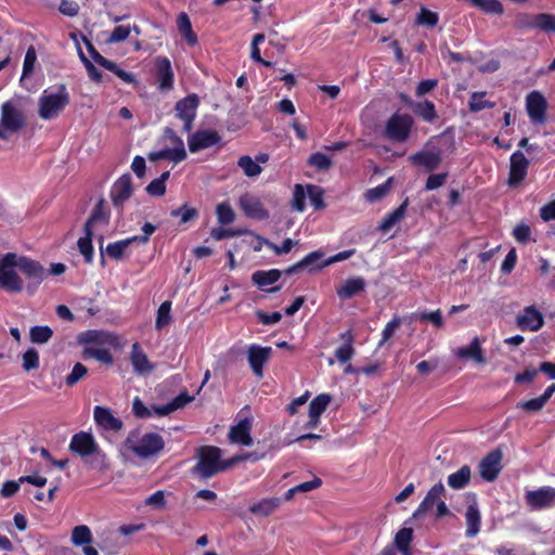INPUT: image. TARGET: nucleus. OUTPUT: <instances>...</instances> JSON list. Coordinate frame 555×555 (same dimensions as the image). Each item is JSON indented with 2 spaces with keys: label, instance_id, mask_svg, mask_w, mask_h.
I'll return each instance as SVG.
<instances>
[{
  "label": "nucleus",
  "instance_id": "4d7b16f0",
  "mask_svg": "<svg viewBox=\"0 0 555 555\" xmlns=\"http://www.w3.org/2000/svg\"><path fill=\"white\" fill-rule=\"evenodd\" d=\"M88 373V369L80 362L76 363L72 372L66 376L65 383L67 386H74L82 379Z\"/></svg>",
  "mask_w": 555,
  "mask_h": 555
},
{
  "label": "nucleus",
  "instance_id": "393cba45",
  "mask_svg": "<svg viewBox=\"0 0 555 555\" xmlns=\"http://www.w3.org/2000/svg\"><path fill=\"white\" fill-rule=\"evenodd\" d=\"M366 282L361 276L347 279L340 287L337 288L336 293L340 299H350L360 295L365 291Z\"/></svg>",
  "mask_w": 555,
  "mask_h": 555
},
{
  "label": "nucleus",
  "instance_id": "473e14b6",
  "mask_svg": "<svg viewBox=\"0 0 555 555\" xmlns=\"http://www.w3.org/2000/svg\"><path fill=\"white\" fill-rule=\"evenodd\" d=\"M408 203L409 202L406 198L398 208H396L393 211H391L390 214H388L384 217V219L382 220V222L379 224V230L382 232H384V233L389 232L395 227V224H397L399 221H401L404 218Z\"/></svg>",
  "mask_w": 555,
  "mask_h": 555
},
{
  "label": "nucleus",
  "instance_id": "6e6552de",
  "mask_svg": "<svg viewBox=\"0 0 555 555\" xmlns=\"http://www.w3.org/2000/svg\"><path fill=\"white\" fill-rule=\"evenodd\" d=\"M514 24L520 30L539 29L545 33H555V15L548 13H518Z\"/></svg>",
  "mask_w": 555,
  "mask_h": 555
},
{
  "label": "nucleus",
  "instance_id": "c03bdc74",
  "mask_svg": "<svg viewBox=\"0 0 555 555\" xmlns=\"http://www.w3.org/2000/svg\"><path fill=\"white\" fill-rule=\"evenodd\" d=\"M92 533L88 526L79 525L76 526L72 531V543L81 546L91 543Z\"/></svg>",
  "mask_w": 555,
  "mask_h": 555
},
{
  "label": "nucleus",
  "instance_id": "37998d69",
  "mask_svg": "<svg viewBox=\"0 0 555 555\" xmlns=\"http://www.w3.org/2000/svg\"><path fill=\"white\" fill-rule=\"evenodd\" d=\"M237 166L244 171V173L249 177V178H254V177H258L261 171H262V168L260 167L259 164H257L250 156L248 155H244V156H241L237 160Z\"/></svg>",
  "mask_w": 555,
  "mask_h": 555
},
{
  "label": "nucleus",
  "instance_id": "c9c22d12",
  "mask_svg": "<svg viewBox=\"0 0 555 555\" xmlns=\"http://www.w3.org/2000/svg\"><path fill=\"white\" fill-rule=\"evenodd\" d=\"M281 504L280 498L263 499L258 503L253 504L249 507L250 513L259 516H269L273 513Z\"/></svg>",
  "mask_w": 555,
  "mask_h": 555
},
{
  "label": "nucleus",
  "instance_id": "69168bd1",
  "mask_svg": "<svg viewBox=\"0 0 555 555\" xmlns=\"http://www.w3.org/2000/svg\"><path fill=\"white\" fill-rule=\"evenodd\" d=\"M170 215L176 218L180 217L181 222L186 223L197 216V210L195 208H190L186 205H183L177 209H173Z\"/></svg>",
  "mask_w": 555,
  "mask_h": 555
},
{
  "label": "nucleus",
  "instance_id": "c756f323",
  "mask_svg": "<svg viewBox=\"0 0 555 555\" xmlns=\"http://www.w3.org/2000/svg\"><path fill=\"white\" fill-rule=\"evenodd\" d=\"M323 257H324V253L322 250H314V251L308 254L306 257H304L300 261L288 267L285 270V273L287 275H291V274L300 272L305 269L312 271V270H314L313 266Z\"/></svg>",
  "mask_w": 555,
  "mask_h": 555
},
{
  "label": "nucleus",
  "instance_id": "09e8293b",
  "mask_svg": "<svg viewBox=\"0 0 555 555\" xmlns=\"http://www.w3.org/2000/svg\"><path fill=\"white\" fill-rule=\"evenodd\" d=\"M485 92H474L470 95L468 106L472 112H480L494 106V103L485 100Z\"/></svg>",
  "mask_w": 555,
  "mask_h": 555
},
{
  "label": "nucleus",
  "instance_id": "0eeeda50",
  "mask_svg": "<svg viewBox=\"0 0 555 555\" xmlns=\"http://www.w3.org/2000/svg\"><path fill=\"white\" fill-rule=\"evenodd\" d=\"M17 269L27 280L26 289L29 294H34L48 275L40 262L26 256H18Z\"/></svg>",
  "mask_w": 555,
  "mask_h": 555
},
{
  "label": "nucleus",
  "instance_id": "bf43d9fd",
  "mask_svg": "<svg viewBox=\"0 0 555 555\" xmlns=\"http://www.w3.org/2000/svg\"><path fill=\"white\" fill-rule=\"evenodd\" d=\"M308 196V192H305V189L300 184L295 185L294 195H293V208L297 211H304L306 207V197Z\"/></svg>",
  "mask_w": 555,
  "mask_h": 555
},
{
  "label": "nucleus",
  "instance_id": "5701e85b",
  "mask_svg": "<svg viewBox=\"0 0 555 555\" xmlns=\"http://www.w3.org/2000/svg\"><path fill=\"white\" fill-rule=\"evenodd\" d=\"M130 361L134 373L139 375L150 374L155 369L154 364L150 362L139 343H134L131 347Z\"/></svg>",
  "mask_w": 555,
  "mask_h": 555
},
{
  "label": "nucleus",
  "instance_id": "5fc2aeb1",
  "mask_svg": "<svg viewBox=\"0 0 555 555\" xmlns=\"http://www.w3.org/2000/svg\"><path fill=\"white\" fill-rule=\"evenodd\" d=\"M308 163L318 170H327L332 166L331 158L321 152L311 154Z\"/></svg>",
  "mask_w": 555,
  "mask_h": 555
},
{
  "label": "nucleus",
  "instance_id": "9d476101",
  "mask_svg": "<svg viewBox=\"0 0 555 555\" xmlns=\"http://www.w3.org/2000/svg\"><path fill=\"white\" fill-rule=\"evenodd\" d=\"M413 119L408 114H393L386 124V135L396 142H404L411 132Z\"/></svg>",
  "mask_w": 555,
  "mask_h": 555
},
{
  "label": "nucleus",
  "instance_id": "052dcab7",
  "mask_svg": "<svg viewBox=\"0 0 555 555\" xmlns=\"http://www.w3.org/2000/svg\"><path fill=\"white\" fill-rule=\"evenodd\" d=\"M36 60H37L36 50L33 46H30L27 49L26 54H25L22 77H27L33 73Z\"/></svg>",
  "mask_w": 555,
  "mask_h": 555
},
{
  "label": "nucleus",
  "instance_id": "4be33fe9",
  "mask_svg": "<svg viewBox=\"0 0 555 555\" xmlns=\"http://www.w3.org/2000/svg\"><path fill=\"white\" fill-rule=\"evenodd\" d=\"M240 207L244 214L251 219L264 220L269 217V212L264 209L261 201L251 194H244L240 197Z\"/></svg>",
  "mask_w": 555,
  "mask_h": 555
},
{
  "label": "nucleus",
  "instance_id": "a18cd8bd",
  "mask_svg": "<svg viewBox=\"0 0 555 555\" xmlns=\"http://www.w3.org/2000/svg\"><path fill=\"white\" fill-rule=\"evenodd\" d=\"M332 397L328 393H320L309 404V414L320 417L330 404Z\"/></svg>",
  "mask_w": 555,
  "mask_h": 555
},
{
  "label": "nucleus",
  "instance_id": "de8ad7c7",
  "mask_svg": "<svg viewBox=\"0 0 555 555\" xmlns=\"http://www.w3.org/2000/svg\"><path fill=\"white\" fill-rule=\"evenodd\" d=\"M413 531L410 528H402L399 530L395 537L396 547L402 552L404 555H409V545L412 540Z\"/></svg>",
  "mask_w": 555,
  "mask_h": 555
},
{
  "label": "nucleus",
  "instance_id": "603ef678",
  "mask_svg": "<svg viewBox=\"0 0 555 555\" xmlns=\"http://www.w3.org/2000/svg\"><path fill=\"white\" fill-rule=\"evenodd\" d=\"M439 16L437 13L427 10L422 7L416 17V23L427 27H435L438 24Z\"/></svg>",
  "mask_w": 555,
  "mask_h": 555
},
{
  "label": "nucleus",
  "instance_id": "dca6fc26",
  "mask_svg": "<svg viewBox=\"0 0 555 555\" xmlns=\"http://www.w3.org/2000/svg\"><path fill=\"white\" fill-rule=\"evenodd\" d=\"M516 325L521 331L537 332L544 325V318L535 306H527L516 317Z\"/></svg>",
  "mask_w": 555,
  "mask_h": 555
},
{
  "label": "nucleus",
  "instance_id": "a19ab883",
  "mask_svg": "<svg viewBox=\"0 0 555 555\" xmlns=\"http://www.w3.org/2000/svg\"><path fill=\"white\" fill-rule=\"evenodd\" d=\"M134 243L131 237H128L126 240L117 241L114 243H109L106 248L105 253L106 255L115 260H119L122 258L126 249Z\"/></svg>",
  "mask_w": 555,
  "mask_h": 555
},
{
  "label": "nucleus",
  "instance_id": "1a4fd4ad",
  "mask_svg": "<svg viewBox=\"0 0 555 555\" xmlns=\"http://www.w3.org/2000/svg\"><path fill=\"white\" fill-rule=\"evenodd\" d=\"M409 160L413 165L430 172L436 170L442 163V150L430 140L422 151L410 155Z\"/></svg>",
  "mask_w": 555,
  "mask_h": 555
},
{
  "label": "nucleus",
  "instance_id": "7ed1b4c3",
  "mask_svg": "<svg viewBox=\"0 0 555 555\" xmlns=\"http://www.w3.org/2000/svg\"><path fill=\"white\" fill-rule=\"evenodd\" d=\"M26 118L18 101L10 100L1 105L0 139L8 140L9 133H15L24 128Z\"/></svg>",
  "mask_w": 555,
  "mask_h": 555
},
{
  "label": "nucleus",
  "instance_id": "7c9ffc66",
  "mask_svg": "<svg viewBox=\"0 0 555 555\" xmlns=\"http://www.w3.org/2000/svg\"><path fill=\"white\" fill-rule=\"evenodd\" d=\"M111 338H112V336L106 332L91 330V331H87V332L79 334L78 343L80 345H83V347H87V346H95L96 347L98 345L111 343Z\"/></svg>",
  "mask_w": 555,
  "mask_h": 555
},
{
  "label": "nucleus",
  "instance_id": "774afa93",
  "mask_svg": "<svg viewBox=\"0 0 555 555\" xmlns=\"http://www.w3.org/2000/svg\"><path fill=\"white\" fill-rule=\"evenodd\" d=\"M387 192H388V184L383 183V184L377 185L376 188L367 190L365 193V198L369 202L374 203V202L382 199L387 194Z\"/></svg>",
  "mask_w": 555,
  "mask_h": 555
},
{
  "label": "nucleus",
  "instance_id": "13d9d810",
  "mask_svg": "<svg viewBox=\"0 0 555 555\" xmlns=\"http://www.w3.org/2000/svg\"><path fill=\"white\" fill-rule=\"evenodd\" d=\"M83 41L86 43V47H87V50L91 56V59L100 66L104 67V68H111L113 67L112 65V61L105 59L103 55H101L96 49L94 48V46L92 44V42L90 40H88L87 38H83Z\"/></svg>",
  "mask_w": 555,
  "mask_h": 555
},
{
  "label": "nucleus",
  "instance_id": "49530a36",
  "mask_svg": "<svg viewBox=\"0 0 555 555\" xmlns=\"http://www.w3.org/2000/svg\"><path fill=\"white\" fill-rule=\"evenodd\" d=\"M171 321V301L166 300L164 301L158 310L155 321V327L156 330H162L166 327Z\"/></svg>",
  "mask_w": 555,
  "mask_h": 555
},
{
  "label": "nucleus",
  "instance_id": "aec40b11",
  "mask_svg": "<svg viewBox=\"0 0 555 555\" xmlns=\"http://www.w3.org/2000/svg\"><path fill=\"white\" fill-rule=\"evenodd\" d=\"M221 141V137L215 130H198L189 137V150L196 153L211 147Z\"/></svg>",
  "mask_w": 555,
  "mask_h": 555
},
{
  "label": "nucleus",
  "instance_id": "3c124183",
  "mask_svg": "<svg viewBox=\"0 0 555 555\" xmlns=\"http://www.w3.org/2000/svg\"><path fill=\"white\" fill-rule=\"evenodd\" d=\"M39 367V353L35 348H29L23 353V369L26 372Z\"/></svg>",
  "mask_w": 555,
  "mask_h": 555
},
{
  "label": "nucleus",
  "instance_id": "cd10ccee",
  "mask_svg": "<svg viewBox=\"0 0 555 555\" xmlns=\"http://www.w3.org/2000/svg\"><path fill=\"white\" fill-rule=\"evenodd\" d=\"M109 222V214L104 210V201L100 199L94 206L91 216L85 224V230H92V228L100 225L105 228Z\"/></svg>",
  "mask_w": 555,
  "mask_h": 555
},
{
  "label": "nucleus",
  "instance_id": "72a5a7b5",
  "mask_svg": "<svg viewBox=\"0 0 555 555\" xmlns=\"http://www.w3.org/2000/svg\"><path fill=\"white\" fill-rule=\"evenodd\" d=\"M410 107L423 120L431 122L437 118L435 104L431 101L410 102Z\"/></svg>",
  "mask_w": 555,
  "mask_h": 555
},
{
  "label": "nucleus",
  "instance_id": "c85d7f7f",
  "mask_svg": "<svg viewBox=\"0 0 555 555\" xmlns=\"http://www.w3.org/2000/svg\"><path fill=\"white\" fill-rule=\"evenodd\" d=\"M472 478V469L468 465H463L456 470L452 473L447 478V483L450 488L454 490L464 489L469 485Z\"/></svg>",
  "mask_w": 555,
  "mask_h": 555
},
{
  "label": "nucleus",
  "instance_id": "39448f33",
  "mask_svg": "<svg viewBox=\"0 0 555 555\" xmlns=\"http://www.w3.org/2000/svg\"><path fill=\"white\" fill-rule=\"evenodd\" d=\"M18 255L7 253L0 259V288L10 293H21L24 288V282L17 274Z\"/></svg>",
  "mask_w": 555,
  "mask_h": 555
},
{
  "label": "nucleus",
  "instance_id": "58836bf2",
  "mask_svg": "<svg viewBox=\"0 0 555 555\" xmlns=\"http://www.w3.org/2000/svg\"><path fill=\"white\" fill-rule=\"evenodd\" d=\"M82 357L83 359L92 358L105 364L113 363V357L109 351L95 346L83 347Z\"/></svg>",
  "mask_w": 555,
  "mask_h": 555
},
{
  "label": "nucleus",
  "instance_id": "a211bd4d",
  "mask_svg": "<svg viewBox=\"0 0 555 555\" xmlns=\"http://www.w3.org/2000/svg\"><path fill=\"white\" fill-rule=\"evenodd\" d=\"M546 107V100L540 92L532 91L527 95L526 108L533 124H543L545 121Z\"/></svg>",
  "mask_w": 555,
  "mask_h": 555
},
{
  "label": "nucleus",
  "instance_id": "ea45409f",
  "mask_svg": "<svg viewBox=\"0 0 555 555\" xmlns=\"http://www.w3.org/2000/svg\"><path fill=\"white\" fill-rule=\"evenodd\" d=\"M85 236L80 237L77 242L79 251L85 258V261L88 263H91L93 260V246H92V236L93 231L92 230H85Z\"/></svg>",
  "mask_w": 555,
  "mask_h": 555
},
{
  "label": "nucleus",
  "instance_id": "ddd939ff",
  "mask_svg": "<svg viewBox=\"0 0 555 555\" xmlns=\"http://www.w3.org/2000/svg\"><path fill=\"white\" fill-rule=\"evenodd\" d=\"M132 193L133 186L131 175L125 173L114 182L109 195L113 205L121 210L125 203L131 197Z\"/></svg>",
  "mask_w": 555,
  "mask_h": 555
},
{
  "label": "nucleus",
  "instance_id": "864d4df0",
  "mask_svg": "<svg viewBox=\"0 0 555 555\" xmlns=\"http://www.w3.org/2000/svg\"><path fill=\"white\" fill-rule=\"evenodd\" d=\"M308 197L314 209H322L325 205L323 202V190L318 185H307Z\"/></svg>",
  "mask_w": 555,
  "mask_h": 555
},
{
  "label": "nucleus",
  "instance_id": "412c9836",
  "mask_svg": "<svg viewBox=\"0 0 555 555\" xmlns=\"http://www.w3.org/2000/svg\"><path fill=\"white\" fill-rule=\"evenodd\" d=\"M158 88L162 91L171 90L173 87V70L171 62L166 56H157L154 61Z\"/></svg>",
  "mask_w": 555,
  "mask_h": 555
},
{
  "label": "nucleus",
  "instance_id": "20e7f679",
  "mask_svg": "<svg viewBox=\"0 0 555 555\" xmlns=\"http://www.w3.org/2000/svg\"><path fill=\"white\" fill-rule=\"evenodd\" d=\"M69 103V94L64 85L57 87L56 92L43 91L39 98V116L44 120H50L59 114Z\"/></svg>",
  "mask_w": 555,
  "mask_h": 555
},
{
  "label": "nucleus",
  "instance_id": "b1692460",
  "mask_svg": "<svg viewBox=\"0 0 555 555\" xmlns=\"http://www.w3.org/2000/svg\"><path fill=\"white\" fill-rule=\"evenodd\" d=\"M93 416L96 424L105 430L117 431L122 427V422L116 418L108 408L96 405Z\"/></svg>",
  "mask_w": 555,
  "mask_h": 555
},
{
  "label": "nucleus",
  "instance_id": "f3484780",
  "mask_svg": "<svg viewBox=\"0 0 555 555\" xmlns=\"http://www.w3.org/2000/svg\"><path fill=\"white\" fill-rule=\"evenodd\" d=\"M509 162L508 185L517 186L527 176L529 160L522 152L516 151L511 155Z\"/></svg>",
  "mask_w": 555,
  "mask_h": 555
},
{
  "label": "nucleus",
  "instance_id": "e2e57ef3",
  "mask_svg": "<svg viewBox=\"0 0 555 555\" xmlns=\"http://www.w3.org/2000/svg\"><path fill=\"white\" fill-rule=\"evenodd\" d=\"M400 325L401 319L399 317H395L389 321L382 332V339L378 343V346H383L388 339H390Z\"/></svg>",
  "mask_w": 555,
  "mask_h": 555
},
{
  "label": "nucleus",
  "instance_id": "423d86ee",
  "mask_svg": "<svg viewBox=\"0 0 555 555\" xmlns=\"http://www.w3.org/2000/svg\"><path fill=\"white\" fill-rule=\"evenodd\" d=\"M137 438V435L131 433L126 440V444L139 457H150L164 449V440L156 433L145 434L138 441Z\"/></svg>",
  "mask_w": 555,
  "mask_h": 555
},
{
  "label": "nucleus",
  "instance_id": "a878e982",
  "mask_svg": "<svg viewBox=\"0 0 555 555\" xmlns=\"http://www.w3.org/2000/svg\"><path fill=\"white\" fill-rule=\"evenodd\" d=\"M250 421L247 418L242 420L230 429L229 438L232 442L248 447L253 442L250 437Z\"/></svg>",
  "mask_w": 555,
  "mask_h": 555
},
{
  "label": "nucleus",
  "instance_id": "9b49d317",
  "mask_svg": "<svg viewBox=\"0 0 555 555\" xmlns=\"http://www.w3.org/2000/svg\"><path fill=\"white\" fill-rule=\"evenodd\" d=\"M524 499L531 511L553 508L555 506V488L545 486L537 490H528Z\"/></svg>",
  "mask_w": 555,
  "mask_h": 555
},
{
  "label": "nucleus",
  "instance_id": "f8f14e48",
  "mask_svg": "<svg viewBox=\"0 0 555 555\" xmlns=\"http://www.w3.org/2000/svg\"><path fill=\"white\" fill-rule=\"evenodd\" d=\"M465 503L467 505L465 512V520H466V531L465 535L467 538L476 537L481 527V514L478 507L477 495L474 492H468L465 494Z\"/></svg>",
  "mask_w": 555,
  "mask_h": 555
},
{
  "label": "nucleus",
  "instance_id": "bb28decb",
  "mask_svg": "<svg viewBox=\"0 0 555 555\" xmlns=\"http://www.w3.org/2000/svg\"><path fill=\"white\" fill-rule=\"evenodd\" d=\"M199 100L196 94H190L176 104V115L180 119L195 118Z\"/></svg>",
  "mask_w": 555,
  "mask_h": 555
},
{
  "label": "nucleus",
  "instance_id": "4c0bfd02",
  "mask_svg": "<svg viewBox=\"0 0 555 555\" xmlns=\"http://www.w3.org/2000/svg\"><path fill=\"white\" fill-rule=\"evenodd\" d=\"M53 336V331L48 325H35L29 330V339L33 344H47Z\"/></svg>",
  "mask_w": 555,
  "mask_h": 555
},
{
  "label": "nucleus",
  "instance_id": "0e129e2a",
  "mask_svg": "<svg viewBox=\"0 0 555 555\" xmlns=\"http://www.w3.org/2000/svg\"><path fill=\"white\" fill-rule=\"evenodd\" d=\"M448 176V172L431 173L426 180L425 190L433 191L439 189L446 183Z\"/></svg>",
  "mask_w": 555,
  "mask_h": 555
},
{
  "label": "nucleus",
  "instance_id": "f03ea898",
  "mask_svg": "<svg viewBox=\"0 0 555 555\" xmlns=\"http://www.w3.org/2000/svg\"><path fill=\"white\" fill-rule=\"evenodd\" d=\"M221 450L217 447H202L198 449V461L193 472L199 477L207 479L216 474L225 470L237 460L232 459L228 462L222 463Z\"/></svg>",
  "mask_w": 555,
  "mask_h": 555
},
{
  "label": "nucleus",
  "instance_id": "4468645a",
  "mask_svg": "<svg viewBox=\"0 0 555 555\" xmlns=\"http://www.w3.org/2000/svg\"><path fill=\"white\" fill-rule=\"evenodd\" d=\"M503 453L500 449L489 452L479 463V475L486 481H493L502 469Z\"/></svg>",
  "mask_w": 555,
  "mask_h": 555
},
{
  "label": "nucleus",
  "instance_id": "338daca9",
  "mask_svg": "<svg viewBox=\"0 0 555 555\" xmlns=\"http://www.w3.org/2000/svg\"><path fill=\"white\" fill-rule=\"evenodd\" d=\"M80 7L79 4L74 0H61L59 11L69 17L77 16L79 13Z\"/></svg>",
  "mask_w": 555,
  "mask_h": 555
},
{
  "label": "nucleus",
  "instance_id": "2f4dec72",
  "mask_svg": "<svg viewBox=\"0 0 555 555\" xmlns=\"http://www.w3.org/2000/svg\"><path fill=\"white\" fill-rule=\"evenodd\" d=\"M459 358L472 359L477 363H485L486 359L482 354L480 341L478 337H475L468 346L462 347L456 352Z\"/></svg>",
  "mask_w": 555,
  "mask_h": 555
},
{
  "label": "nucleus",
  "instance_id": "79ce46f5",
  "mask_svg": "<svg viewBox=\"0 0 555 555\" xmlns=\"http://www.w3.org/2000/svg\"><path fill=\"white\" fill-rule=\"evenodd\" d=\"M178 29L184 36L185 40L190 44H195L197 39L194 33L192 31V24L186 13L182 12L179 14L178 20Z\"/></svg>",
  "mask_w": 555,
  "mask_h": 555
},
{
  "label": "nucleus",
  "instance_id": "6e6d98bb",
  "mask_svg": "<svg viewBox=\"0 0 555 555\" xmlns=\"http://www.w3.org/2000/svg\"><path fill=\"white\" fill-rule=\"evenodd\" d=\"M217 218L221 224H230L234 221L235 215L228 203H221L217 206Z\"/></svg>",
  "mask_w": 555,
  "mask_h": 555
},
{
  "label": "nucleus",
  "instance_id": "e433bc0d",
  "mask_svg": "<svg viewBox=\"0 0 555 555\" xmlns=\"http://www.w3.org/2000/svg\"><path fill=\"white\" fill-rule=\"evenodd\" d=\"M341 338L345 343L335 350L336 359L341 362H348L354 354V348L352 347L353 337L350 332L341 334Z\"/></svg>",
  "mask_w": 555,
  "mask_h": 555
},
{
  "label": "nucleus",
  "instance_id": "8fccbe9b",
  "mask_svg": "<svg viewBox=\"0 0 555 555\" xmlns=\"http://www.w3.org/2000/svg\"><path fill=\"white\" fill-rule=\"evenodd\" d=\"M78 55L85 65L89 78L94 82H100L102 80L101 72L94 66V64L85 55L81 48L78 47Z\"/></svg>",
  "mask_w": 555,
  "mask_h": 555
},
{
  "label": "nucleus",
  "instance_id": "f257e3e1",
  "mask_svg": "<svg viewBox=\"0 0 555 555\" xmlns=\"http://www.w3.org/2000/svg\"><path fill=\"white\" fill-rule=\"evenodd\" d=\"M69 450L78 454L87 464L93 468L102 469L106 466V456L99 448L94 437L85 431L75 434L69 443Z\"/></svg>",
  "mask_w": 555,
  "mask_h": 555
},
{
  "label": "nucleus",
  "instance_id": "f704fd0d",
  "mask_svg": "<svg viewBox=\"0 0 555 555\" xmlns=\"http://www.w3.org/2000/svg\"><path fill=\"white\" fill-rule=\"evenodd\" d=\"M281 271L271 269L268 271L258 270L253 273L251 281L260 288L274 284L281 278Z\"/></svg>",
  "mask_w": 555,
  "mask_h": 555
},
{
  "label": "nucleus",
  "instance_id": "2eb2a0df",
  "mask_svg": "<svg viewBox=\"0 0 555 555\" xmlns=\"http://www.w3.org/2000/svg\"><path fill=\"white\" fill-rule=\"evenodd\" d=\"M272 352L273 350L269 346L262 347L254 344L248 347L247 361L257 377L263 376V365L269 361Z\"/></svg>",
  "mask_w": 555,
  "mask_h": 555
},
{
  "label": "nucleus",
  "instance_id": "680f3d73",
  "mask_svg": "<svg viewBox=\"0 0 555 555\" xmlns=\"http://www.w3.org/2000/svg\"><path fill=\"white\" fill-rule=\"evenodd\" d=\"M269 248H271L276 255L287 254L292 250V248L298 244L297 241H293L292 238H285L283 243L279 246L275 245L268 240H261Z\"/></svg>",
  "mask_w": 555,
  "mask_h": 555
},
{
  "label": "nucleus",
  "instance_id": "6ab92c4d",
  "mask_svg": "<svg viewBox=\"0 0 555 555\" xmlns=\"http://www.w3.org/2000/svg\"><path fill=\"white\" fill-rule=\"evenodd\" d=\"M446 489L442 482L434 485L426 493L417 508L412 514L410 521L418 520L423 518L433 507L436 505L438 500L444 494Z\"/></svg>",
  "mask_w": 555,
  "mask_h": 555
}]
</instances>
